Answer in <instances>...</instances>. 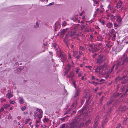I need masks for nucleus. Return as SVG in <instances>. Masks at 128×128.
Listing matches in <instances>:
<instances>
[{"label":"nucleus","instance_id":"obj_1","mask_svg":"<svg viewBox=\"0 0 128 128\" xmlns=\"http://www.w3.org/2000/svg\"><path fill=\"white\" fill-rule=\"evenodd\" d=\"M78 27H76L74 28H73L71 31L69 35L66 34L65 38L64 39V41L65 42H66L67 40L69 37H72L75 35H76L78 36H80L81 35V32H79L78 33L76 34L78 32Z\"/></svg>","mask_w":128,"mask_h":128},{"label":"nucleus","instance_id":"obj_2","mask_svg":"<svg viewBox=\"0 0 128 128\" xmlns=\"http://www.w3.org/2000/svg\"><path fill=\"white\" fill-rule=\"evenodd\" d=\"M101 66L102 67V70L103 72L104 73L103 74H111L113 71L114 68V66L111 68L110 70L108 71V69L109 66L106 64H104L103 65Z\"/></svg>","mask_w":128,"mask_h":128},{"label":"nucleus","instance_id":"obj_3","mask_svg":"<svg viewBox=\"0 0 128 128\" xmlns=\"http://www.w3.org/2000/svg\"><path fill=\"white\" fill-rule=\"evenodd\" d=\"M127 57L126 56L123 55L121 60L118 61L116 66V70L119 67L120 68L121 66L123 65L124 62H128V60H127Z\"/></svg>","mask_w":128,"mask_h":128},{"label":"nucleus","instance_id":"obj_4","mask_svg":"<svg viewBox=\"0 0 128 128\" xmlns=\"http://www.w3.org/2000/svg\"><path fill=\"white\" fill-rule=\"evenodd\" d=\"M36 111L38 112V113L37 112H34V116L35 118L37 116L38 117V118H39V120H36V124H38V123H39L40 121V119L42 117L43 112L41 110H39L37 109Z\"/></svg>","mask_w":128,"mask_h":128},{"label":"nucleus","instance_id":"obj_5","mask_svg":"<svg viewBox=\"0 0 128 128\" xmlns=\"http://www.w3.org/2000/svg\"><path fill=\"white\" fill-rule=\"evenodd\" d=\"M120 80L121 83L122 84H125L128 81V77L127 75L124 76L122 77H118L115 79V82H117V80Z\"/></svg>","mask_w":128,"mask_h":128},{"label":"nucleus","instance_id":"obj_6","mask_svg":"<svg viewBox=\"0 0 128 128\" xmlns=\"http://www.w3.org/2000/svg\"><path fill=\"white\" fill-rule=\"evenodd\" d=\"M84 126L83 123L79 124L77 122H73L70 126V128H81Z\"/></svg>","mask_w":128,"mask_h":128},{"label":"nucleus","instance_id":"obj_7","mask_svg":"<svg viewBox=\"0 0 128 128\" xmlns=\"http://www.w3.org/2000/svg\"><path fill=\"white\" fill-rule=\"evenodd\" d=\"M59 57L60 58L62 62H65L67 60L66 57L64 53L60 52Z\"/></svg>","mask_w":128,"mask_h":128},{"label":"nucleus","instance_id":"obj_8","mask_svg":"<svg viewBox=\"0 0 128 128\" xmlns=\"http://www.w3.org/2000/svg\"><path fill=\"white\" fill-rule=\"evenodd\" d=\"M99 121V117L97 116L94 122V128H100L98 126Z\"/></svg>","mask_w":128,"mask_h":128},{"label":"nucleus","instance_id":"obj_9","mask_svg":"<svg viewBox=\"0 0 128 128\" xmlns=\"http://www.w3.org/2000/svg\"><path fill=\"white\" fill-rule=\"evenodd\" d=\"M102 68V67L101 66H97L95 70V72H99L100 74H103L104 73L103 72Z\"/></svg>","mask_w":128,"mask_h":128},{"label":"nucleus","instance_id":"obj_10","mask_svg":"<svg viewBox=\"0 0 128 128\" xmlns=\"http://www.w3.org/2000/svg\"><path fill=\"white\" fill-rule=\"evenodd\" d=\"M103 56L101 54L98 56L97 60V63L98 64H100L103 62L104 60Z\"/></svg>","mask_w":128,"mask_h":128},{"label":"nucleus","instance_id":"obj_11","mask_svg":"<svg viewBox=\"0 0 128 128\" xmlns=\"http://www.w3.org/2000/svg\"><path fill=\"white\" fill-rule=\"evenodd\" d=\"M80 92V88L77 89L74 94L73 96V97L75 98L79 96Z\"/></svg>","mask_w":128,"mask_h":128},{"label":"nucleus","instance_id":"obj_12","mask_svg":"<svg viewBox=\"0 0 128 128\" xmlns=\"http://www.w3.org/2000/svg\"><path fill=\"white\" fill-rule=\"evenodd\" d=\"M86 108L85 107L83 110H81L80 111L78 112V114H79L81 115H84L85 114H83L84 112H85L86 110Z\"/></svg>","mask_w":128,"mask_h":128},{"label":"nucleus","instance_id":"obj_13","mask_svg":"<svg viewBox=\"0 0 128 128\" xmlns=\"http://www.w3.org/2000/svg\"><path fill=\"white\" fill-rule=\"evenodd\" d=\"M74 72H73L72 71L69 74L68 76V78H71L72 80L74 78Z\"/></svg>","mask_w":128,"mask_h":128},{"label":"nucleus","instance_id":"obj_14","mask_svg":"<svg viewBox=\"0 0 128 128\" xmlns=\"http://www.w3.org/2000/svg\"><path fill=\"white\" fill-rule=\"evenodd\" d=\"M8 93L6 95V97L10 99L13 96L11 94V90H8Z\"/></svg>","mask_w":128,"mask_h":128},{"label":"nucleus","instance_id":"obj_15","mask_svg":"<svg viewBox=\"0 0 128 128\" xmlns=\"http://www.w3.org/2000/svg\"><path fill=\"white\" fill-rule=\"evenodd\" d=\"M84 50V48L82 46H80V48L79 54H83V52Z\"/></svg>","mask_w":128,"mask_h":128},{"label":"nucleus","instance_id":"obj_16","mask_svg":"<svg viewBox=\"0 0 128 128\" xmlns=\"http://www.w3.org/2000/svg\"><path fill=\"white\" fill-rule=\"evenodd\" d=\"M81 28L82 30H84L85 29V31H87V30H86L88 29V28L87 27H86V25L82 24L81 26Z\"/></svg>","mask_w":128,"mask_h":128},{"label":"nucleus","instance_id":"obj_17","mask_svg":"<svg viewBox=\"0 0 128 128\" xmlns=\"http://www.w3.org/2000/svg\"><path fill=\"white\" fill-rule=\"evenodd\" d=\"M112 26V24L110 22H109L107 23L106 25V27L110 28H111Z\"/></svg>","mask_w":128,"mask_h":128},{"label":"nucleus","instance_id":"obj_18","mask_svg":"<svg viewBox=\"0 0 128 128\" xmlns=\"http://www.w3.org/2000/svg\"><path fill=\"white\" fill-rule=\"evenodd\" d=\"M67 29V28L66 30H63L62 31L61 33V34L62 36H64V35L65 33L66 32Z\"/></svg>","mask_w":128,"mask_h":128},{"label":"nucleus","instance_id":"obj_19","mask_svg":"<svg viewBox=\"0 0 128 128\" xmlns=\"http://www.w3.org/2000/svg\"><path fill=\"white\" fill-rule=\"evenodd\" d=\"M98 40L99 41H102L103 39L102 37L101 36H99L97 37Z\"/></svg>","mask_w":128,"mask_h":128},{"label":"nucleus","instance_id":"obj_20","mask_svg":"<svg viewBox=\"0 0 128 128\" xmlns=\"http://www.w3.org/2000/svg\"><path fill=\"white\" fill-rule=\"evenodd\" d=\"M114 25L115 29L117 28L118 27L120 26V25L116 23H114Z\"/></svg>","mask_w":128,"mask_h":128},{"label":"nucleus","instance_id":"obj_21","mask_svg":"<svg viewBox=\"0 0 128 128\" xmlns=\"http://www.w3.org/2000/svg\"><path fill=\"white\" fill-rule=\"evenodd\" d=\"M4 108L5 109H7L10 106V105L8 104H4Z\"/></svg>","mask_w":128,"mask_h":128},{"label":"nucleus","instance_id":"obj_22","mask_svg":"<svg viewBox=\"0 0 128 128\" xmlns=\"http://www.w3.org/2000/svg\"><path fill=\"white\" fill-rule=\"evenodd\" d=\"M112 40L114 41L115 40V39L116 38V34H112Z\"/></svg>","mask_w":128,"mask_h":128},{"label":"nucleus","instance_id":"obj_23","mask_svg":"<svg viewBox=\"0 0 128 128\" xmlns=\"http://www.w3.org/2000/svg\"><path fill=\"white\" fill-rule=\"evenodd\" d=\"M128 118L127 117H126L124 118V120L123 122V124L124 125H125L126 123V120H127Z\"/></svg>","mask_w":128,"mask_h":128},{"label":"nucleus","instance_id":"obj_24","mask_svg":"<svg viewBox=\"0 0 128 128\" xmlns=\"http://www.w3.org/2000/svg\"><path fill=\"white\" fill-rule=\"evenodd\" d=\"M106 46L108 48H110L112 46V44L111 42H109V43L106 44Z\"/></svg>","mask_w":128,"mask_h":128},{"label":"nucleus","instance_id":"obj_25","mask_svg":"<svg viewBox=\"0 0 128 128\" xmlns=\"http://www.w3.org/2000/svg\"><path fill=\"white\" fill-rule=\"evenodd\" d=\"M100 12L99 10V9L97 8L95 12V14L98 15H99L100 14Z\"/></svg>","mask_w":128,"mask_h":128},{"label":"nucleus","instance_id":"obj_26","mask_svg":"<svg viewBox=\"0 0 128 128\" xmlns=\"http://www.w3.org/2000/svg\"><path fill=\"white\" fill-rule=\"evenodd\" d=\"M110 18L112 22H114V21L116 19V18L115 16L112 15H111L110 16Z\"/></svg>","mask_w":128,"mask_h":128},{"label":"nucleus","instance_id":"obj_27","mask_svg":"<svg viewBox=\"0 0 128 128\" xmlns=\"http://www.w3.org/2000/svg\"><path fill=\"white\" fill-rule=\"evenodd\" d=\"M92 48V50L93 52H96L99 50V49L96 48V47H95L94 49H93V48Z\"/></svg>","mask_w":128,"mask_h":128},{"label":"nucleus","instance_id":"obj_28","mask_svg":"<svg viewBox=\"0 0 128 128\" xmlns=\"http://www.w3.org/2000/svg\"><path fill=\"white\" fill-rule=\"evenodd\" d=\"M122 19L118 20H116V21L117 22H118V24L121 26V24L122 23Z\"/></svg>","mask_w":128,"mask_h":128},{"label":"nucleus","instance_id":"obj_29","mask_svg":"<svg viewBox=\"0 0 128 128\" xmlns=\"http://www.w3.org/2000/svg\"><path fill=\"white\" fill-rule=\"evenodd\" d=\"M122 4L120 1V3H119L118 4H117V7L118 8H120Z\"/></svg>","mask_w":128,"mask_h":128},{"label":"nucleus","instance_id":"obj_30","mask_svg":"<svg viewBox=\"0 0 128 128\" xmlns=\"http://www.w3.org/2000/svg\"><path fill=\"white\" fill-rule=\"evenodd\" d=\"M84 62L83 64H81L80 66V67L82 68L83 67V66L85 64V62H86V61L87 60L85 58H84Z\"/></svg>","mask_w":128,"mask_h":128},{"label":"nucleus","instance_id":"obj_31","mask_svg":"<svg viewBox=\"0 0 128 128\" xmlns=\"http://www.w3.org/2000/svg\"><path fill=\"white\" fill-rule=\"evenodd\" d=\"M39 24L38 22H36V25H35L34 27L35 28H38L39 27Z\"/></svg>","mask_w":128,"mask_h":128},{"label":"nucleus","instance_id":"obj_32","mask_svg":"<svg viewBox=\"0 0 128 128\" xmlns=\"http://www.w3.org/2000/svg\"><path fill=\"white\" fill-rule=\"evenodd\" d=\"M91 122V121L90 120H89L86 122V124L87 126L89 124H90Z\"/></svg>","mask_w":128,"mask_h":128},{"label":"nucleus","instance_id":"obj_33","mask_svg":"<svg viewBox=\"0 0 128 128\" xmlns=\"http://www.w3.org/2000/svg\"><path fill=\"white\" fill-rule=\"evenodd\" d=\"M30 120V119H26L25 121V123L26 124H27L28 123V122H29Z\"/></svg>","mask_w":128,"mask_h":128},{"label":"nucleus","instance_id":"obj_34","mask_svg":"<svg viewBox=\"0 0 128 128\" xmlns=\"http://www.w3.org/2000/svg\"><path fill=\"white\" fill-rule=\"evenodd\" d=\"M78 54V52L76 51H73V55L74 56H75L76 55Z\"/></svg>","mask_w":128,"mask_h":128},{"label":"nucleus","instance_id":"obj_35","mask_svg":"<svg viewBox=\"0 0 128 128\" xmlns=\"http://www.w3.org/2000/svg\"><path fill=\"white\" fill-rule=\"evenodd\" d=\"M82 72L80 71L78 74V76L79 77H81L82 76Z\"/></svg>","mask_w":128,"mask_h":128},{"label":"nucleus","instance_id":"obj_36","mask_svg":"<svg viewBox=\"0 0 128 128\" xmlns=\"http://www.w3.org/2000/svg\"><path fill=\"white\" fill-rule=\"evenodd\" d=\"M24 100L22 98H21L20 100V102L21 104H22L24 102Z\"/></svg>","mask_w":128,"mask_h":128},{"label":"nucleus","instance_id":"obj_37","mask_svg":"<svg viewBox=\"0 0 128 128\" xmlns=\"http://www.w3.org/2000/svg\"><path fill=\"white\" fill-rule=\"evenodd\" d=\"M68 59L70 60L72 59V56L70 54L68 53Z\"/></svg>","mask_w":128,"mask_h":128},{"label":"nucleus","instance_id":"obj_38","mask_svg":"<svg viewBox=\"0 0 128 128\" xmlns=\"http://www.w3.org/2000/svg\"><path fill=\"white\" fill-rule=\"evenodd\" d=\"M76 73L77 74H78V72H79L80 70L79 69V68H76Z\"/></svg>","mask_w":128,"mask_h":128},{"label":"nucleus","instance_id":"obj_39","mask_svg":"<svg viewBox=\"0 0 128 128\" xmlns=\"http://www.w3.org/2000/svg\"><path fill=\"white\" fill-rule=\"evenodd\" d=\"M116 17L117 18V20H118L120 19H122L120 16H116Z\"/></svg>","mask_w":128,"mask_h":128},{"label":"nucleus","instance_id":"obj_40","mask_svg":"<svg viewBox=\"0 0 128 128\" xmlns=\"http://www.w3.org/2000/svg\"><path fill=\"white\" fill-rule=\"evenodd\" d=\"M44 122H48L49 120L48 118H45L44 120H43Z\"/></svg>","mask_w":128,"mask_h":128},{"label":"nucleus","instance_id":"obj_41","mask_svg":"<svg viewBox=\"0 0 128 128\" xmlns=\"http://www.w3.org/2000/svg\"><path fill=\"white\" fill-rule=\"evenodd\" d=\"M94 4H98L99 3V2L97 0H94Z\"/></svg>","mask_w":128,"mask_h":128},{"label":"nucleus","instance_id":"obj_42","mask_svg":"<svg viewBox=\"0 0 128 128\" xmlns=\"http://www.w3.org/2000/svg\"><path fill=\"white\" fill-rule=\"evenodd\" d=\"M72 84L74 86V88H76V85L75 84V82L74 81H73L72 82Z\"/></svg>","mask_w":128,"mask_h":128},{"label":"nucleus","instance_id":"obj_43","mask_svg":"<svg viewBox=\"0 0 128 128\" xmlns=\"http://www.w3.org/2000/svg\"><path fill=\"white\" fill-rule=\"evenodd\" d=\"M10 104H14L15 103V102L14 101H11V100H10Z\"/></svg>","mask_w":128,"mask_h":128},{"label":"nucleus","instance_id":"obj_44","mask_svg":"<svg viewBox=\"0 0 128 128\" xmlns=\"http://www.w3.org/2000/svg\"><path fill=\"white\" fill-rule=\"evenodd\" d=\"M26 107L24 106L22 108L21 110L22 111H24L26 109Z\"/></svg>","mask_w":128,"mask_h":128},{"label":"nucleus","instance_id":"obj_45","mask_svg":"<svg viewBox=\"0 0 128 128\" xmlns=\"http://www.w3.org/2000/svg\"><path fill=\"white\" fill-rule=\"evenodd\" d=\"M102 46V44H99L98 45V47L99 48H101V47H102L101 46Z\"/></svg>","mask_w":128,"mask_h":128},{"label":"nucleus","instance_id":"obj_46","mask_svg":"<svg viewBox=\"0 0 128 128\" xmlns=\"http://www.w3.org/2000/svg\"><path fill=\"white\" fill-rule=\"evenodd\" d=\"M113 102V101L112 100L110 102H108L107 103V105H109L110 104H112V102Z\"/></svg>","mask_w":128,"mask_h":128},{"label":"nucleus","instance_id":"obj_47","mask_svg":"<svg viewBox=\"0 0 128 128\" xmlns=\"http://www.w3.org/2000/svg\"><path fill=\"white\" fill-rule=\"evenodd\" d=\"M58 46L57 45H55L54 46V47L56 48V50H58L57 48L58 47Z\"/></svg>","mask_w":128,"mask_h":128},{"label":"nucleus","instance_id":"obj_48","mask_svg":"<svg viewBox=\"0 0 128 128\" xmlns=\"http://www.w3.org/2000/svg\"><path fill=\"white\" fill-rule=\"evenodd\" d=\"M4 110V108H2L1 109H0V112H2Z\"/></svg>","mask_w":128,"mask_h":128},{"label":"nucleus","instance_id":"obj_49","mask_svg":"<svg viewBox=\"0 0 128 128\" xmlns=\"http://www.w3.org/2000/svg\"><path fill=\"white\" fill-rule=\"evenodd\" d=\"M103 98H104V97L103 96L101 98V99H100V104H101L102 102V99H103Z\"/></svg>","mask_w":128,"mask_h":128},{"label":"nucleus","instance_id":"obj_50","mask_svg":"<svg viewBox=\"0 0 128 128\" xmlns=\"http://www.w3.org/2000/svg\"><path fill=\"white\" fill-rule=\"evenodd\" d=\"M108 9H109L110 10H111V8L110 4L108 6Z\"/></svg>","mask_w":128,"mask_h":128},{"label":"nucleus","instance_id":"obj_51","mask_svg":"<svg viewBox=\"0 0 128 128\" xmlns=\"http://www.w3.org/2000/svg\"><path fill=\"white\" fill-rule=\"evenodd\" d=\"M94 84L95 85V86L97 85L98 84V82H94Z\"/></svg>","mask_w":128,"mask_h":128},{"label":"nucleus","instance_id":"obj_52","mask_svg":"<svg viewBox=\"0 0 128 128\" xmlns=\"http://www.w3.org/2000/svg\"><path fill=\"white\" fill-rule=\"evenodd\" d=\"M104 11V10L102 9V10H100V13H102Z\"/></svg>","mask_w":128,"mask_h":128},{"label":"nucleus","instance_id":"obj_53","mask_svg":"<svg viewBox=\"0 0 128 128\" xmlns=\"http://www.w3.org/2000/svg\"><path fill=\"white\" fill-rule=\"evenodd\" d=\"M96 56V54H94V55L92 56V57L93 58H95V57Z\"/></svg>","mask_w":128,"mask_h":128},{"label":"nucleus","instance_id":"obj_54","mask_svg":"<svg viewBox=\"0 0 128 128\" xmlns=\"http://www.w3.org/2000/svg\"><path fill=\"white\" fill-rule=\"evenodd\" d=\"M22 118L20 116H18V120H20Z\"/></svg>","mask_w":128,"mask_h":128},{"label":"nucleus","instance_id":"obj_55","mask_svg":"<svg viewBox=\"0 0 128 128\" xmlns=\"http://www.w3.org/2000/svg\"><path fill=\"white\" fill-rule=\"evenodd\" d=\"M120 126V124H118L117 126L116 127V128H119Z\"/></svg>","mask_w":128,"mask_h":128},{"label":"nucleus","instance_id":"obj_56","mask_svg":"<svg viewBox=\"0 0 128 128\" xmlns=\"http://www.w3.org/2000/svg\"><path fill=\"white\" fill-rule=\"evenodd\" d=\"M126 110V109L124 108V107L122 109L121 111L122 112H124Z\"/></svg>","mask_w":128,"mask_h":128},{"label":"nucleus","instance_id":"obj_57","mask_svg":"<svg viewBox=\"0 0 128 128\" xmlns=\"http://www.w3.org/2000/svg\"><path fill=\"white\" fill-rule=\"evenodd\" d=\"M112 31L111 32V33L112 34V33H113L114 31V29H112Z\"/></svg>","mask_w":128,"mask_h":128},{"label":"nucleus","instance_id":"obj_58","mask_svg":"<svg viewBox=\"0 0 128 128\" xmlns=\"http://www.w3.org/2000/svg\"><path fill=\"white\" fill-rule=\"evenodd\" d=\"M72 64L71 65V66L72 67H73L74 66V63H73V61H72Z\"/></svg>","mask_w":128,"mask_h":128},{"label":"nucleus","instance_id":"obj_59","mask_svg":"<svg viewBox=\"0 0 128 128\" xmlns=\"http://www.w3.org/2000/svg\"><path fill=\"white\" fill-rule=\"evenodd\" d=\"M104 79H101L100 81V82H104Z\"/></svg>","mask_w":128,"mask_h":128},{"label":"nucleus","instance_id":"obj_60","mask_svg":"<svg viewBox=\"0 0 128 128\" xmlns=\"http://www.w3.org/2000/svg\"><path fill=\"white\" fill-rule=\"evenodd\" d=\"M65 126L64 125H62L61 127L60 128H65Z\"/></svg>","mask_w":128,"mask_h":128},{"label":"nucleus","instance_id":"obj_61","mask_svg":"<svg viewBox=\"0 0 128 128\" xmlns=\"http://www.w3.org/2000/svg\"><path fill=\"white\" fill-rule=\"evenodd\" d=\"M12 118V117L11 116H9L8 117V119H11Z\"/></svg>","mask_w":128,"mask_h":128},{"label":"nucleus","instance_id":"obj_62","mask_svg":"<svg viewBox=\"0 0 128 128\" xmlns=\"http://www.w3.org/2000/svg\"><path fill=\"white\" fill-rule=\"evenodd\" d=\"M85 67H88L89 69L91 70V68H92V67L91 66H86Z\"/></svg>","mask_w":128,"mask_h":128},{"label":"nucleus","instance_id":"obj_63","mask_svg":"<svg viewBox=\"0 0 128 128\" xmlns=\"http://www.w3.org/2000/svg\"><path fill=\"white\" fill-rule=\"evenodd\" d=\"M92 79L93 80H95V77L94 76H92Z\"/></svg>","mask_w":128,"mask_h":128},{"label":"nucleus","instance_id":"obj_64","mask_svg":"<svg viewBox=\"0 0 128 128\" xmlns=\"http://www.w3.org/2000/svg\"><path fill=\"white\" fill-rule=\"evenodd\" d=\"M54 4V2H52V3H50V4H49V6H51V5H53Z\"/></svg>","mask_w":128,"mask_h":128}]
</instances>
